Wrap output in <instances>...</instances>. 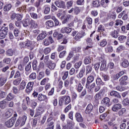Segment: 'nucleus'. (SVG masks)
Instances as JSON below:
<instances>
[{"label": "nucleus", "mask_w": 129, "mask_h": 129, "mask_svg": "<svg viewBox=\"0 0 129 129\" xmlns=\"http://www.w3.org/2000/svg\"><path fill=\"white\" fill-rule=\"evenodd\" d=\"M110 35L112 38L116 39L118 37V31L117 30H114L110 32Z\"/></svg>", "instance_id": "cd10ccee"}, {"label": "nucleus", "mask_w": 129, "mask_h": 129, "mask_svg": "<svg viewBox=\"0 0 129 129\" xmlns=\"http://www.w3.org/2000/svg\"><path fill=\"white\" fill-rule=\"evenodd\" d=\"M123 74H124V72L123 71H122L116 75L115 78H116V79H118V78H119V77H121V76H122Z\"/></svg>", "instance_id": "bf43d9fd"}, {"label": "nucleus", "mask_w": 129, "mask_h": 129, "mask_svg": "<svg viewBox=\"0 0 129 129\" xmlns=\"http://www.w3.org/2000/svg\"><path fill=\"white\" fill-rule=\"evenodd\" d=\"M105 31V29L104 28V26L102 25H100L98 27V32H104Z\"/></svg>", "instance_id": "4d7b16f0"}, {"label": "nucleus", "mask_w": 129, "mask_h": 129, "mask_svg": "<svg viewBox=\"0 0 129 129\" xmlns=\"http://www.w3.org/2000/svg\"><path fill=\"white\" fill-rule=\"evenodd\" d=\"M110 95L111 96H114V97H117V98H121V96L117 92L115 91H112L110 93Z\"/></svg>", "instance_id": "4be33fe9"}, {"label": "nucleus", "mask_w": 129, "mask_h": 129, "mask_svg": "<svg viewBox=\"0 0 129 129\" xmlns=\"http://www.w3.org/2000/svg\"><path fill=\"white\" fill-rule=\"evenodd\" d=\"M125 47L123 46V45H120L118 47V48L116 49V52L117 53H120L122 50H124Z\"/></svg>", "instance_id": "09e8293b"}, {"label": "nucleus", "mask_w": 129, "mask_h": 129, "mask_svg": "<svg viewBox=\"0 0 129 129\" xmlns=\"http://www.w3.org/2000/svg\"><path fill=\"white\" fill-rule=\"evenodd\" d=\"M43 113V108L39 107L37 109H36V113L34 116V117H37V116H39V115H41Z\"/></svg>", "instance_id": "a878e982"}, {"label": "nucleus", "mask_w": 129, "mask_h": 129, "mask_svg": "<svg viewBox=\"0 0 129 129\" xmlns=\"http://www.w3.org/2000/svg\"><path fill=\"white\" fill-rule=\"evenodd\" d=\"M118 40L120 43H124V42L126 41V36L124 35H120L118 37Z\"/></svg>", "instance_id": "c85d7f7f"}, {"label": "nucleus", "mask_w": 129, "mask_h": 129, "mask_svg": "<svg viewBox=\"0 0 129 129\" xmlns=\"http://www.w3.org/2000/svg\"><path fill=\"white\" fill-rule=\"evenodd\" d=\"M106 68V61L104 60L102 61L101 64L100 68L101 71H103V70H105Z\"/></svg>", "instance_id": "473e14b6"}, {"label": "nucleus", "mask_w": 129, "mask_h": 129, "mask_svg": "<svg viewBox=\"0 0 129 129\" xmlns=\"http://www.w3.org/2000/svg\"><path fill=\"white\" fill-rule=\"evenodd\" d=\"M85 71H86L85 68H82V69L80 71V73H79L80 78H82V77H83V75L85 73Z\"/></svg>", "instance_id": "8fccbe9b"}, {"label": "nucleus", "mask_w": 129, "mask_h": 129, "mask_svg": "<svg viewBox=\"0 0 129 129\" xmlns=\"http://www.w3.org/2000/svg\"><path fill=\"white\" fill-rule=\"evenodd\" d=\"M15 98L16 96L13 93H9L5 99L7 101H11V100H13Z\"/></svg>", "instance_id": "2eb2a0df"}, {"label": "nucleus", "mask_w": 129, "mask_h": 129, "mask_svg": "<svg viewBox=\"0 0 129 129\" xmlns=\"http://www.w3.org/2000/svg\"><path fill=\"white\" fill-rule=\"evenodd\" d=\"M66 8L67 9H71L73 7V1H70L67 2L66 5Z\"/></svg>", "instance_id": "c9c22d12"}, {"label": "nucleus", "mask_w": 129, "mask_h": 129, "mask_svg": "<svg viewBox=\"0 0 129 129\" xmlns=\"http://www.w3.org/2000/svg\"><path fill=\"white\" fill-rule=\"evenodd\" d=\"M22 81V79L18 78L17 79H15L13 81V84L14 85H19L20 83H21V82Z\"/></svg>", "instance_id": "a19ab883"}, {"label": "nucleus", "mask_w": 129, "mask_h": 129, "mask_svg": "<svg viewBox=\"0 0 129 129\" xmlns=\"http://www.w3.org/2000/svg\"><path fill=\"white\" fill-rule=\"evenodd\" d=\"M128 61L126 59L124 60L123 62H122V66L124 67V68H127V67H128Z\"/></svg>", "instance_id": "a18cd8bd"}, {"label": "nucleus", "mask_w": 129, "mask_h": 129, "mask_svg": "<svg viewBox=\"0 0 129 129\" xmlns=\"http://www.w3.org/2000/svg\"><path fill=\"white\" fill-rule=\"evenodd\" d=\"M91 71H92V66L88 65L86 66V75L87 74H90L91 73Z\"/></svg>", "instance_id": "f704fd0d"}, {"label": "nucleus", "mask_w": 129, "mask_h": 129, "mask_svg": "<svg viewBox=\"0 0 129 129\" xmlns=\"http://www.w3.org/2000/svg\"><path fill=\"white\" fill-rule=\"evenodd\" d=\"M7 106H8V102H7L6 99L0 101V107L2 109H5Z\"/></svg>", "instance_id": "f3484780"}, {"label": "nucleus", "mask_w": 129, "mask_h": 129, "mask_svg": "<svg viewBox=\"0 0 129 129\" xmlns=\"http://www.w3.org/2000/svg\"><path fill=\"white\" fill-rule=\"evenodd\" d=\"M14 51L12 49H9L6 51V55L7 56H13L14 55Z\"/></svg>", "instance_id": "c03bdc74"}, {"label": "nucleus", "mask_w": 129, "mask_h": 129, "mask_svg": "<svg viewBox=\"0 0 129 129\" xmlns=\"http://www.w3.org/2000/svg\"><path fill=\"white\" fill-rule=\"evenodd\" d=\"M110 100L109 98L108 97H105L102 100L101 103L103 104V105H105V106H109V105H110Z\"/></svg>", "instance_id": "f8f14e48"}, {"label": "nucleus", "mask_w": 129, "mask_h": 129, "mask_svg": "<svg viewBox=\"0 0 129 129\" xmlns=\"http://www.w3.org/2000/svg\"><path fill=\"white\" fill-rule=\"evenodd\" d=\"M47 81H49V78L43 79L40 82V85H45Z\"/></svg>", "instance_id": "69168bd1"}, {"label": "nucleus", "mask_w": 129, "mask_h": 129, "mask_svg": "<svg viewBox=\"0 0 129 129\" xmlns=\"http://www.w3.org/2000/svg\"><path fill=\"white\" fill-rule=\"evenodd\" d=\"M105 51L107 53L110 52H113V48H112V46H108L105 48Z\"/></svg>", "instance_id": "49530a36"}, {"label": "nucleus", "mask_w": 129, "mask_h": 129, "mask_svg": "<svg viewBox=\"0 0 129 129\" xmlns=\"http://www.w3.org/2000/svg\"><path fill=\"white\" fill-rule=\"evenodd\" d=\"M68 126L69 128H71V127H73L74 125V123L72 121V120H68L67 121Z\"/></svg>", "instance_id": "864d4df0"}, {"label": "nucleus", "mask_w": 129, "mask_h": 129, "mask_svg": "<svg viewBox=\"0 0 129 129\" xmlns=\"http://www.w3.org/2000/svg\"><path fill=\"white\" fill-rule=\"evenodd\" d=\"M12 7V4H11L6 5L4 8V11L5 12H9V11L11 10Z\"/></svg>", "instance_id": "7c9ffc66"}, {"label": "nucleus", "mask_w": 129, "mask_h": 129, "mask_svg": "<svg viewBox=\"0 0 129 129\" xmlns=\"http://www.w3.org/2000/svg\"><path fill=\"white\" fill-rule=\"evenodd\" d=\"M75 117L77 121L78 122H83V117L80 113H76L75 114Z\"/></svg>", "instance_id": "9b49d317"}, {"label": "nucleus", "mask_w": 129, "mask_h": 129, "mask_svg": "<svg viewBox=\"0 0 129 129\" xmlns=\"http://www.w3.org/2000/svg\"><path fill=\"white\" fill-rule=\"evenodd\" d=\"M45 25L48 28H53L54 27V22L52 20H48L45 22Z\"/></svg>", "instance_id": "bb28decb"}, {"label": "nucleus", "mask_w": 129, "mask_h": 129, "mask_svg": "<svg viewBox=\"0 0 129 129\" xmlns=\"http://www.w3.org/2000/svg\"><path fill=\"white\" fill-rule=\"evenodd\" d=\"M54 42L52 37H49L48 38H46L43 40V44L44 46H49L50 44H52Z\"/></svg>", "instance_id": "9d476101"}, {"label": "nucleus", "mask_w": 129, "mask_h": 129, "mask_svg": "<svg viewBox=\"0 0 129 129\" xmlns=\"http://www.w3.org/2000/svg\"><path fill=\"white\" fill-rule=\"evenodd\" d=\"M62 74H63V76L62 77V80H66V79H67V78L68 77V75H69L68 71L63 72L62 73Z\"/></svg>", "instance_id": "4c0bfd02"}, {"label": "nucleus", "mask_w": 129, "mask_h": 129, "mask_svg": "<svg viewBox=\"0 0 129 129\" xmlns=\"http://www.w3.org/2000/svg\"><path fill=\"white\" fill-rule=\"evenodd\" d=\"M64 100H65V97H63V96L60 98L58 102V104L59 106H62L63 104H64V101H65Z\"/></svg>", "instance_id": "79ce46f5"}, {"label": "nucleus", "mask_w": 129, "mask_h": 129, "mask_svg": "<svg viewBox=\"0 0 129 129\" xmlns=\"http://www.w3.org/2000/svg\"><path fill=\"white\" fill-rule=\"evenodd\" d=\"M50 13V7L44 6V14H47Z\"/></svg>", "instance_id": "774afa93"}, {"label": "nucleus", "mask_w": 129, "mask_h": 129, "mask_svg": "<svg viewBox=\"0 0 129 129\" xmlns=\"http://www.w3.org/2000/svg\"><path fill=\"white\" fill-rule=\"evenodd\" d=\"M91 63V57H86L84 59V63L86 65H87V64H89Z\"/></svg>", "instance_id": "ea45409f"}, {"label": "nucleus", "mask_w": 129, "mask_h": 129, "mask_svg": "<svg viewBox=\"0 0 129 129\" xmlns=\"http://www.w3.org/2000/svg\"><path fill=\"white\" fill-rule=\"evenodd\" d=\"M127 76H124L120 78L119 80V83L120 85H127Z\"/></svg>", "instance_id": "1a4fd4ad"}, {"label": "nucleus", "mask_w": 129, "mask_h": 129, "mask_svg": "<svg viewBox=\"0 0 129 129\" xmlns=\"http://www.w3.org/2000/svg\"><path fill=\"white\" fill-rule=\"evenodd\" d=\"M96 83L98 85H104V82H102V80L100 78H97L96 80Z\"/></svg>", "instance_id": "72a5a7b5"}, {"label": "nucleus", "mask_w": 129, "mask_h": 129, "mask_svg": "<svg viewBox=\"0 0 129 129\" xmlns=\"http://www.w3.org/2000/svg\"><path fill=\"white\" fill-rule=\"evenodd\" d=\"M7 95V93L0 90V98H5Z\"/></svg>", "instance_id": "0e129e2a"}, {"label": "nucleus", "mask_w": 129, "mask_h": 129, "mask_svg": "<svg viewBox=\"0 0 129 129\" xmlns=\"http://www.w3.org/2000/svg\"><path fill=\"white\" fill-rule=\"evenodd\" d=\"M93 81H94V77L90 75L87 78L86 87L88 89H89V85H90V83H92Z\"/></svg>", "instance_id": "423d86ee"}, {"label": "nucleus", "mask_w": 129, "mask_h": 129, "mask_svg": "<svg viewBox=\"0 0 129 129\" xmlns=\"http://www.w3.org/2000/svg\"><path fill=\"white\" fill-rule=\"evenodd\" d=\"M14 34L15 37H19V34H20V31L18 28H15L14 30Z\"/></svg>", "instance_id": "338daca9"}, {"label": "nucleus", "mask_w": 129, "mask_h": 129, "mask_svg": "<svg viewBox=\"0 0 129 129\" xmlns=\"http://www.w3.org/2000/svg\"><path fill=\"white\" fill-rule=\"evenodd\" d=\"M81 12V9L79 7H76L74 8L75 15H78Z\"/></svg>", "instance_id": "603ef678"}, {"label": "nucleus", "mask_w": 129, "mask_h": 129, "mask_svg": "<svg viewBox=\"0 0 129 129\" xmlns=\"http://www.w3.org/2000/svg\"><path fill=\"white\" fill-rule=\"evenodd\" d=\"M87 93L86 89L83 90L79 96V98H83Z\"/></svg>", "instance_id": "de8ad7c7"}, {"label": "nucleus", "mask_w": 129, "mask_h": 129, "mask_svg": "<svg viewBox=\"0 0 129 129\" xmlns=\"http://www.w3.org/2000/svg\"><path fill=\"white\" fill-rule=\"evenodd\" d=\"M93 109V106L91 104H89L86 107V110L85 111L86 114H89L92 110Z\"/></svg>", "instance_id": "4468645a"}, {"label": "nucleus", "mask_w": 129, "mask_h": 129, "mask_svg": "<svg viewBox=\"0 0 129 129\" xmlns=\"http://www.w3.org/2000/svg\"><path fill=\"white\" fill-rule=\"evenodd\" d=\"M121 107H122V105L120 104H119V103L115 104L112 106V109L113 111L117 112V111L119 109H121Z\"/></svg>", "instance_id": "ddd939ff"}, {"label": "nucleus", "mask_w": 129, "mask_h": 129, "mask_svg": "<svg viewBox=\"0 0 129 129\" xmlns=\"http://www.w3.org/2000/svg\"><path fill=\"white\" fill-rule=\"evenodd\" d=\"M25 47H27L28 49L32 50L33 49V45L32 44V41L27 40L25 43Z\"/></svg>", "instance_id": "aec40b11"}, {"label": "nucleus", "mask_w": 129, "mask_h": 129, "mask_svg": "<svg viewBox=\"0 0 129 129\" xmlns=\"http://www.w3.org/2000/svg\"><path fill=\"white\" fill-rule=\"evenodd\" d=\"M26 85H27L26 81L23 80L20 84L19 90H24L26 88Z\"/></svg>", "instance_id": "393cba45"}, {"label": "nucleus", "mask_w": 129, "mask_h": 129, "mask_svg": "<svg viewBox=\"0 0 129 129\" xmlns=\"http://www.w3.org/2000/svg\"><path fill=\"white\" fill-rule=\"evenodd\" d=\"M9 28L7 27H3L0 30V39H5L6 36L8 35Z\"/></svg>", "instance_id": "f257e3e1"}, {"label": "nucleus", "mask_w": 129, "mask_h": 129, "mask_svg": "<svg viewBox=\"0 0 129 129\" xmlns=\"http://www.w3.org/2000/svg\"><path fill=\"white\" fill-rule=\"evenodd\" d=\"M115 25L116 26H118L119 25V26H121L122 25V24H123V22L122 21H121V20H119V19H117L115 20Z\"/></svg>", "instance_id": "052dcab7"}, {"label": "nucleus", "mask_w": 129, "mask_h": 129, "mask_svg": "<svg viewBox=\"0 0 129 129\" xmlns=\"http://www.w3.org/2000/svg\"><path fill=\"white\" fill-rule=\"evenodd\" d=\"M72 29L69 27H63L60 30V32L63 34L66 33L67 34H69L71 33Z\"/></svg>", "instance_id": "dca6fc26"}, {"label": "nucleus", "mask_w": 129, "mask_h": 129, "mask_svg": "<svg viewBox=\"0 0 129 129\" xmlns=\"http://www.w3.org/2000/svg\"><path fill=\"white\" fill-rule=\"evenodd\" d=\"M29 78L32 80H35L37 78V74H36V73H32L30 75Z\"/></svg>", "instance_id": "37998d69"}, {"label": "nucleus", "mask_w": 129, "mask_h": 129, "mask_svg": "<svg viewBox=\"0 0 129 129\" xmlns=\"http://www.w3.org/2000/svg\"><path fill=\"white\" fill-rule=\"evenodd\" d=\"M8 80V78L5 75H0V87L4 86Z\"/></svg>", "instance_id": "0eeeda50"}, {"label": "nucleus", "mask_w": 129, "mask_h": 129, "mask_svg": "<svg viewBox=\"0 0 129 129\" xmlns=\"http://www.w3.org/2000/svg\"><path fill=\"white\" fill-rule=\"evenodd\" d=\"M100 47H105L106 45H107V41H106V39H103L102 40L100 43L99 44Z\"/></svg>", "instance_id": "e433bc0d"}, {"label": "nucleus", "mask_w": 129, "mask_h": 129, "mask_svg": "<svg viewBox=\"0 0 129 129\" xmlns=\"http://www.w3.org/2000/svg\"><path fill=\"white\" fill-rule=\"evenodd\" d=\"M34 82H29L28 83L26 86V89H25L26 93L27 94H30V93L32 92V91L34 88Z\"/></svg>", "instance_id": "f03ea898"}, {"label": "nucleus", "mask_w": 129, "mask_h": 129, "mask_svg": "<svg viewBox=\"0 0 129 129\" xmlns=\"http://www.w3.org/2000/svg\"><path fill=\"white\" fill-rule=\"evenodd\" d=\"M47 100V96L46 95H44L42 94H39L38 96V100L39 101H45V100Z\"/></svg>", "instance_id": "5701e85b"}, {"label": "nucleus", "mask_w": 129, "mask_h": 129, "mask_svg": "<svg viewBox=\"0 0 129 129\" xmlns=\"http://www.w3.org/2000/svg\"><path fill=\"white\" fill-rule=\"evenodd\" d=\"M46 36L47 33H46V32H42L37 36V41H41V40H43V39H45V38H46Z\"/></svg>", "instance_id": "a211bd4d"}, {"label": "nucleus", "mask_w": 129, "mask_h": 129, "mask_svg": "<svg viewBox=\"0 0 129 129\" xmlns=\"http://www.w3.org/2000/svg\"><path fill=\"white\" fill-rule=\"evenodd\" d=\"M17 119L16 117H12L10 119L8 120L5 122V124L8 127H12L15 124L16 120Z\"/></svg>", "instance_id": "20e7f679"}, {"label": "nucleus", "mask_w": 129, "mask_h": 129, "mask_svg": "<svg viewBox=\"0 0 129 129\" xmlns=\"http://www.w3.org/2000/svg\"><path fill=\"white\" fill-rule=\"evenodd\" d=\"M93 6L95 8H98L99 6H100V4H99V1L97 0L96 1H93Z\"/></svg>", "instance_id": "6e6d98bb"}, {"label": "nucleus", "mask_w": 129, "mask_h": 129, "mask_svg": "<svg viewBox=\"0 0 129 129\" xmlns=\"http://www.w3.org/2000/svg\"><path fill=\"white\" fill-rule=\"evenodd\" d=\"M29 25L31 29H36V28H38L39 26V25L37 24V22L33 20H31L29 21Z\"/></svg>", "instance_id": "6e6552de"}, {"label": "nucleus", "mask_w": 129, "mask_h": 129, "mask_svg": "<svg viewBox=\"0 0 129 129\" xmlns=\"http://www.w3.org/2000/svg\"><path fill=\"white\" fill-rule=\"evenodd\" d=\"M81 38H83L82 34L80 33H78L75 36V39L76 41H80V39H81Z\"/></svg>", "instance_id": "3c124183"}, {"label": "nucleus", "mask_w": 129, "mask_h": 129, "mask_svg": "<svg viewBox=\"0 0 129 129\" xmlns=\"http://www.w3.org/2000/svg\"><path fill=\"white\" fill-rule=\"evenodd\" d=\"M19 119L20 120V125L21 126H23V125H24L25 123H26V120H27V116L24 115Z\"/></svg>", "instance_id": "b1692460"}, {"label": "nucleus", "mask_w": 129, "mask_h": 129, "mask_svg": "<svg viewBox=\"0 0 129 129\" xmlns=\"http://www.w3.org/2000/svg\"><path fill=\"white\" fill-rule=\"evenodd\" d=\"M81 65H82V61H80L74 64V67L76 69H79Z\"/></svg>", "instance_id": "5fc2aeb1"}, {"label": "nucleus", "mask_w": 129, "mask_h": 129, "mask_svg": "<svg viewBox=\"0 0 129 129\" xmlns=\"http://www.w3.org/2000/svg\"><path fill=\"white\" fill-rule=\"evenodd\" d=\"M108 17L110 19H112V20H115L116 19V14L115 13H109L108 14Z\"/></svg>", "instance_id": "58836bf2"}, {"label": "nucleus", "mask_w": 129, "mask_h": 129, "mask_svg": "<svg viewBox=\"0 0 129 129\" xmlns=\"http://www.w3.org/2000/svg\"><path fill=\"white\" fill-rule=\"evenodd\" d=\"M54 5L57 7V8H59V9H66V4L65 3V2L62 1V0H58L54 2Z\"/></svg>", "instance_id": "7ed1b4c3"}, {"label": "nucleus", "mask_w": 129, "mask_h": 129, "mask_svg": "<svg viewBox=\"0 0 129 129\" xmlns=\"http://www.w3.org/2000/svg\"><path fill=\"white\" fill-rule=\"evenodd\" d=\"M121 18L124 21L127 20L128 17L127 16V13H126V10H123L118 15V19H121Z\"/></svg>", "instance_id": "39448f33"}, {"label": "nucleus", "mask_w": 129, "mask_h": 129, "mask_svg": "<svg viewBox=\"0 0 129 129\" xmlns=\"http://www.w3.org/2000/svg\"><path fill=\"white\" fill-rule=\"evenodd\" d=\"M22 23L24 27H28L29 26V21H28V19L23 20Z\"/></svg>", "instance_id": "e2e57ef3"}, {"label": "nucleus", "mask_w": 129, "mask_h": 129, "mask_svg": "<svg viewBox=\"0 0 129 129\" xmlns=\"http://www.w3.org/2000/svg\"><path fill=\"white\" fill-rule=\"evenodd\" d=\"M51 12H53V13L55 12H57L58 11V8L55 6L53 4L51 5Z\"/></svg>", "instance_id": "680f3d73"}, {"label": "nucleus", "mask_w": 129, "mask_h": 129, "mask_svg": "<svg viewBox=\"0 0 129 129\" xmlns=\"http://www.w3.org/2000/svg\"><path fill=\"white\" fill-rule=\"evenodd\" d=\"M51 48L50 47H46L44 50V53L45 55H48L51 52Z\"/></svg>", "instance_id": "13d9d810"}, {"label": "nucleus", "mask_w": 129, "mask_h": 129, "mask_svg": "<svg viewBox=\"0 0 129 129\" xmlns=\"http://www.w3.org/2000/svg\"><path fill=\"white\" fill-rule=\"evenodd\" d=\"M47 67L50 69V70H54V69H55V67H56V63L52 62V61H48Z\"/></svg>", "instance_id": "412c9836"}, {"label": "nucleus", "mask_w": 129, "mask_h": 129, "mask_svg": "<svg viewBox=\"0 0 129 129\" xmlns=\"http://www.w3.org/2000/svg\"><path fill=\"white\" fill-rule=\"evenodd\" d=\"M64 97V104L65 105H67L69 103L71 102V99L70 98V96H63Z\"/></svg>", "instance_id": "c756f323"}, {"label": "nucleus", "mask_w": 129, "mask_h": 129, "mask_svg": "<svg viewBox=\"0 0 129 129\" xmlns=\"http://www.w3.org/2000/svg\"><path fill=\"white\" fill-rule=\"evenodd\" d=\"M37 64L38 61H37V60H33L32 63L33 69L34 71H36V72H39V71H40V69L37 67Z\"/></svg>", "instance_id": "6ab92c4d"}, {"label": "nucleus", "mask_w": 129, "mask_h": 129, "mask_svg": "<svg viewBox=\"0 0 129 129\" xmlns=\"http://www.w3.org/2000/svg\"><path fill=\"white\" fill-rule=\"evenodd\" d=\"M94 98H95V101L96 103L97 104H98V103H99V101L98 100H99V99L101 98V97L100 96V93H98L96 94L94 97Z\"/></svg>", "instance_id": "2f4dec72"}]
</instances>
